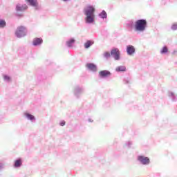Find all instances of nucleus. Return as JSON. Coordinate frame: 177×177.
I'll list each match as a JSON object with an SVG mask.
<instances>
[{
  "instance_id": "f257e3e1",
  "label": "nucleus",
  "mask_w": 177,
  "mask_h": 177,
  "mask_svg": "<svg viewBox=\"0 0 177 177\" xmlns=\"http://www.w3.org/2000/svg\"><path fill=\"white\" fill-rule=\"evenodd\" d=\"M96 9L93 6L89 5L83 10V13L86 16L84 20L86 24H93L95 23V12Z\"/></svg>"
},
{
  "instance_id": "f8f14e48",
  "label": "nucleus",
  "mask_w": 177,
  "mask_h": 177,
  "mask_svg": "<svg viewBox=\"0 0 177 177\" xmlns=\"http://www.w3.org/2000/svg\"><path fill=\"white\" fill-rule=\"evenodd\" d=\"M74 44H75V39L74 37H71L66 41L67 48H73Z\"/></svg>"
},
{
  "instance_id": "7ed1b4c3",
  "label": "nucleus",
  "mask_w": 177,
  "mask_h": 177,
  "mask_svg": "<svg viewBox=\"0 0 177 177\" xmlns=\"http://www.w3.org/2000/svg\"><path fill=\"white\" fill-rule=\"evenodd\" d=\"M15 35L17 38H23L27 35V28L26 27L21 26L17 28Z\"/></svg>"
},
{
  "instance_id": "f3484780",
  "label": "nucleus",
  "mask_w": 177,
  "mask_h": 177,
  "mask_svg": "<svg viewBox=\"0 0 177 177\" xmlns=\"http://www.w3.org/2000/svg\"><path fill=\"white\" fill-rule=\"evenodd\" d=\"M116 73H125L127 71V66H119L115 68Z\"/></svg>"
},
{
  "instance_id": "dca6fc26",
  "label": "nucleus",
  "mask_w": 177,
  "mask_h": 177,
  "mask_svg": "<svg viewBox=\"0 0 177 177\" xmlns=\"http://www.w3.org/2000/svg\"><path fill=\"white\" fill-rule=\"evenodd\" d=\"M24 116L26 117V118H27V120L31 121L32 122H34V121H35V116L32 115L30 113H25Z\"/></svg>"
},
{
  "instance_id": "2eb2a0df",
  "label": "nucleus",
  "mask_w": 177,
  "mask_h": 177,
  "mask_svg": "<svg viewBox=\"0 0 177 177\" xmlns=\"http://www.w3.org/2000/svg\"><path fill=\"white\" fill-rule=\"evenodd\" d=\"M127 27L129 31H132V30H133V28H135V22L132 20L128 21L127 22Z\"/></svg>"
},
{
  "instance_id": "7c9ffc66",
  "label": "nucleus",
  "mask_w": 177,
  "mask_h": 177,
  "mask_svg": "<svg viewBox=\"0 0 177 177\" xmlns=\"http://www.w3.org/2000/svg\"><path fill=\"white\" fill-rule=\"evenodd\" d=\"M88 122H93V120L92 119H91V118H89V119L88 120Z\"/></svg>"
},
{
  "instance_id": "6ab92c4d",
  "label": "nucleus",
  "mask_w": 177,
  "mask_h": 177,
  "mask_svg": "<svg viewBox=\"0 0 177 177\" xmlns=\"http://www.w3.org/2000/svg\"><path fill=\"white\" fill-rule=\"evenodd\" d=\"M169 97L171 99L172 102H176L177 101V96L174 93V92L170 91L169 92Z\"/></svg>"
},
{
  "instance_id": "39448f33",
  "label": "nucleus",
  "mask_w": 177,
  "mask_h": 177,
  "mask_svg": "<svg viewBox=\"0 0 177 177\" xmlns=\"http://www.w3.org/2000/svg\"><path fill=\"white\" fill-rule=\"evenodd\" d=\"M111 56L114 60H120L121 59V53L118 48H113L111 50Z\"/></svg>"
},
{
  "instance_id": "20e7f679",
  "label": "nucleus",
  "mask_w": 177,
  "mask_h": 177,
  "mask_svg": "<svg viewBox=\"0 0 177 177\" xmlns=\"http://www.w3.org/2000/svg\"><path fill=\"white\" fill-rule=\"evenodd\" d=\"M85 91V88L82 86L77 85L74 87L73 94L77 99H80L81 95Z\"/></svg>"
},
{
  "instance_id": "423d86ee",
  "label": "nucleus",
  "mask_w": 177,
  "mask_h": 177,
  "mask_svg": "<svg viewBox=\"0 0 177 177\" xmlns=\"http://www.w3.org/2000/svg\"><path fill=\"white\" fill-rule=\"evenodd\" d=\"M137 160L142 165H149V164H150V158L145 156H138Z\"/></svg>"
},
{
  "instance_id": "f03ea898",
  "label": "nucleus",
  "mask_w": 177,
  "mask_h": 177,
  "mask_svg": "<svg viewBox=\"0 0 177 177\" xmlns=\"http://www.w3.org/2000/svg\"><path fill=\"white\" fill-rule=\"evenodd\" d=\"M147 28V21L140 19L135 21L134 30L136 32H144Z\"/></svg>"
},
{
  "instance_id": "b1692460",
  "label": "nucleus",
  "mask_w": 177,
  "mask_h": 177,
  "mask_svg": "<svg viewBox=\"0 0 177 177\" xmlns=\"http://www.w3.org/2000/svg\"><path fill=\"white\" fill-rule=\"evenodd\" d=\"M111 57V54H110V53L106 51L104 53V57H105V59H110Z\"/></svg>"
},
{
  "instance_id": "a878e982",
  "label": "nucleus",
  "mask_w": 177,
  "mask_h": 177,
  "mask_svg": "<svg viewBox=\"0 0 177 177\" xmlns=\"http://www.w3.org/2000/svg\"><path fill=\"white\" fill-rule=\"evenodd\" d=\"M3 80H4V81H6L7 82H9V81H10V76H9L8 75H3Z\"/></svg>"
},
{
  "instance_id": "cd10ccee",
  "label": "nucleus",
  "mask_w": 177,
  "mask_h": 177,
  "mask_svg": "<svg viewBox=\"0 0 177 177\" xmlns=\"http://www.w3.org/2000/svg\"><path fill=\"white\" fill-rule=\"evenodd\" d=\"M5 168V164L0 162V171H2Z\"/></svg>"
},
{
  "instance_id": "1a4fd4ad",
  "label": "nucleus",
  "mask_w": 177,
  "mask_h": 177,
  "mask_svg": "<svg viewBox=\"0 0 177 177\" xmlns=\"http://www.w3.org/2000/svg\"><path fill=\"white\" fill-rule=\"evenodd\" d=\"M26 1L29 3V5H30V6L35 8V10H41V6L38 5L37 0H26Z\"/></svg>"
},
{
  "instance_id": "c756f323",
  "label": "nucleus",
  "mask_w": 177,
  "mask_h": 177,
  "mask_svg": "<svg viewBox=\"0 0 177 177\" xmlns=\"http://www.w3.org/2000/svg\"><path fill=\"white\" fill-rule=\"evenodd\" d=\"M15 16H17V17H23V14L18 12L15 15Z\"/></svg>"
},
{
  "instance_id": "ddd939ff",
  "label": "nucleus",
  "mask_w": 177,
  "mask_h": 177,
  "mask_svg": "<svg viewBox=\"0 0 177 177\" xmlns=\"http://www.w3.org/2000/svg\"><path fill=\"white\" fill-rule=\"evenodd\" d=\"M15 9L17 12H24L27 9V6L18 3L16 5Z\"/></svg>"
},
{
  "instance_id": "a211bd4d",
  "label": "nucleus",
  "mask_w": 177,
  "mask_h": 177,
  "mask_svg": "<svg viewBox=\"0 0 177 177\" xmlns=\"http://www.w3.org/2000/svg\"><path fill=\"white\" fill-rule=\"evenodd\" d=\"M93 44H95V41H93V40H87L84 43V48L85 49H89V48L91 47L92 45H93Z\"/></svg>"
},
{
  "instance_id": "473e14b6",
  "label": "nucleus",
  "mask_w": 177,
  "mask_h": 177,
  "mask_svg": "<svg viewBox=\"0 0 177 177\" xmlns=\"http://www.w3.org/2000/svg\"><path fill=\"white\" fill-rule=\"evenodd\" d=\"M63 1V2H68V1H70V0H62Z\"/></svg>"
},
{
  "instance_id": "9b49d317",
  "label": "nucleus",
  "mask_w": 177,
  "mask_h": 177,
  "mask_svg": "<svg viewBox=\"0 0 177 177\" xmlns=\"http://www.w3.org/2000/svg\"><path fill=\"white\" fill-rule=\"evenodd\" d=\"M86 67L90 71H93V73H96V71H97V66L93 63H88Z\"/></svg>"
},
{
  "instance_id": "aec40b11",
  "label": "nucleus",
  "mask_w": 177,
  "mask_h": 177,
  "mask_svg": "<svg viewBox=\"0 0 177 177\" xmlns=\"http://www.w3.org/2000/svg\"><path fill=\"white\" fill-rule=\"evenodd\" d=\"M99 17H100V19H103V20H104V19H107V12H106V11L104 10H103L99 15H98Z\"/></svg>"
},
{
  "instance_id": "412c9836",
  "label": "nucleus",
  "mask_w": 177,
  "mask_h": 177,
  "mask_svg": "<svg viewBox=\"0 0 177 177\" xmlns=\"http://www.w3.org/2000/svg\"><path fill=\"white\" fill-rule=\"evenodd\" d=\"M168 53V46H164L160 50V55H167Z\"/></svg>"
},
{
  "instance_id": "9d476101",
  "label": "nucleus",
  "mask_w": 177,
  "mask_h": 177,
  "mask_svg": "<svg viewBox=\"0 0 177 177\" xmlns=\"http://www.w3.org/2000/svg\"><path fill=\"white\" fill-rule=\"evenodd\" d=\"M44 40L41 37H35L33 39L32 45L33 46H39L42 45Z\"/></svg>"
},
{
  "instance_id": "393cba45",
  "label": "nucleus",
  "mask_w": 177,
  "mask_h": 177,
  "mask_svg": "<svg viewBox=\"0 0 177 177\" xmlns=\"http://www.w3.org/2000/svg\"><path fill=\"white\" fill-rule=\"evenodd\" d=\"M171 30H172V31H176V30H177V23L173 24L171 25Z\"/></svg>"
},
{
  "instance_id": "bb28decb",
  "label": "nucleus",
  "mask_w": 177,
  "mask_h": 177,
  "mask_svg": "<svg viewBox=\"0 0 177 177\" xmlns=\"http://www.w3.org/2000/svg\"><path fill=\"white\" fill-rule=\"evenodd\" d=\"M125 146L126 147H127L128 149L131 148V146H132V142L131 141H128L125 143Z\"/></svg>"
},
{
  "instance_id": "c85d7f7f",
  "label": "nucleus",
  "mask_w": 177,
  "mask_h": 177,
  "mask_svg": "<svg viewBox=\"0 0 177 177\" xmlns=\"http://www.w3.org/2000/svg\"><path fill=\"white\" fill-rule=\"evenodd\" d=\"M59 125H60V127H64V125H66V121L62 120V121L59 122Z\"/></svg>"
},
{
  "instance_id": "6e6552de",
  "label": "nucleus",
  "mask_w": 177,
  "mask_h": 177,
  "mask_svg": "<svg viewBox=\"0 0 177 177\" xmlns=\"http://www.w3.org/2000/svg\"><path fill=\"white\" fill-rule=\"evenodd\" d=\"M126 52L128 56H133V55H135L136 50L135 49V46L132 45H127L126 46Z\"/></svg>"
},
{
  "instance_id": "5701e85b",
  "label": "nucleus",
  "mask_w": 177,
  "mask_h": 177,
  "mask_svg": "<svg viewBox=\"0 0 177 177\" xmlns=\"http://www.w3.org/2000/svg\"><path fill=\"white\" fill-rule=\"evenodd\" d=\"M123 83L125 85H131V78L129 77H124L123 80Z\"/></svg>"
},
{
  "instance_id": "2f4dec72",
  "label": "nucleus",
  "mask_w": 177,
  "mask_h": 177,
  "mask_svg": "<svg viewBox=\"0 0 177 177\" xmlns=\"http://www.w3.org/2000/svg\"><path fill=\"white\" fill-rule=\"evenodd\" d=\"M176 53H177V50H174L172 53L173 55H176Z\"/></svg>"
},
{
  "instance_id": "4be33fe9",
  "label": "nucleus",
  "mask_w": 177,
  "mask_h": 177,
  "mask_svg": "<svg viewBox=\"0 0 177 177\" xmlns=\"http://www.w3.org/2000/svg\"><path fill=\"white\" fill-rule=\"evenodd\" d=\"M6 27V21L3 19H0V28H5Z\"/></svg>"
},
{
  "instance_id": "4468645a",
  "label": "nucleus",
  "mask_w": 177,
  "mask_h": 177,
  "mask_svg": "<svg viewBox=\"0 0 177 177\" xmlns=\"http://www.w3.org/2000/svg\"><path fill=\"white\" fill-rule=\"evenodd\" d=\"M23 165V160L21 158H19L18 159L15 160L14 162V168H20Z\"/></svg>"
},
{
  "instance_id": "0eeeda50",
  "label": "nucleus",
  "mask_w": 177,
  "mask_h": 177,
  "mask_svg": "<svg viewBox=\"0 0 177 177\" xmlns=\"http://www.w3.org/2000/svg\"><path fill=\"white\" fill-rule=\"evenodd\" d=\"M111 72L107 70L100 71L98 73V77L101 79H104L110 77Z\"/></svg>"
}]
</instances>
